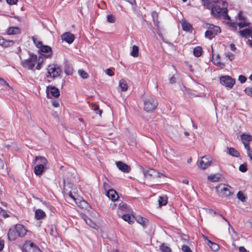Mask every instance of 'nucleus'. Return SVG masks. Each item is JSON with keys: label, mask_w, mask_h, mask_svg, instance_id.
Returning <instances> with one entry per match:
<instances>
[{"label": "nucleus", "mask_w": 252, "mask_h": 252, "mask_svg": "<svg viewBox=\"0 0 252 252\" xmlns=\"http://www.w3.org/2000/svg\"><path fill=\"white\" fill-rule=\"evenodd\" d=\"M28 230L21 224H17L9 229L8 232V238L10 241H14L18 237H23L27 234Z\"/></svg>", "instance_id": "obj_1"}, {"label": "nucleus", "mask_w": 252, "mask_h": 252, "mask_svg": "<svg viewBox=\"0 0 252 252\" xmlns=\"http://www.w3.org/2000/svg\"><path fill=\"white\" fill-rule=\"evenodd\" d=\"M158 101L154 98L148 97L143 100L144 109L147 112H152L157 108Z\"/></svg>", "instance_id": "obj_2"}, {"label": "nucleus", "mask_w": 252, "mask_h": 252, "mask_svg": "<svg viewBox=\"0 0 252 252\" xmlns=\"http://www.w3.org/2000/svg\"><path fill=\"white\" fill-rule=\"evenodd\" d=\"M230 187L223 184H220L216 187L217 194L222 197H225L230 195Z\"/></svg>", "instance_id": "obj_3"}, {"label": "nucleus", "mask_w": 252, "mask_h": 252, "mask_svg": "<svg viewBox=\"0 0 252 252\" xmlns=\"http://www.w3.org/2000/svg\"><path fill=\"white\" fill-rule=\"evenodd\" d=\"M142 171L144 177L148 180L156 179L157 178H161V177H165L164 175H163L162 173L158 172V171L152 168L149 169L147 170L143 169Z\"/></svg>", "instance_id": "obj_4"}, {"label": "nucleus", "mask_w": 252, "mask_h": 252, "mask_svg": "<svg viewBox=\"0 0 252 252\" xmlns=\"http://www.w3.org/2000/svg\"><path fill=\"white\" fill-rule=\"evenodd\" d=\"M212 160L211 157L204 156L198 160L197 165L201 169L204 170L211 165Z\"/></svg>", "instance_id": "obj_5"}, {"label": "nucleus", "mask_w": 252, "mask_h": 252, "mask_svg": "<svg viewBox=\"0 0 252 252\" xmlns=\"http://www.w3.org/2000/svg\"><path fill=\"white\" fill-rule=\"evenodd\" d=\"M47 72V77L55 78L60 76L62 73V70L57 65L50 64L48 66Z\"/></svg>", "instance_id": "obj_6"}, {"label": "nucleus", "mask_w": 252, "mask_h": 252, "mask_svg": "<svg viewBox=\"0 0 252 252\" xmlns=\"http://www.w3.org/2000/svg\"><path fill=\"white\" fill-rule=\"evenodd\" d=\"M37 56L32 55L29 59L25 60L21 62L22 66L28 69H32L37 62Z\"/></svg>", "instance_id": "obj_7"}, {"label": "nucleus", "mask_w": 252, "mask_h": 252, "mask_svg": "<svg viewBox=\"0 0 252 252\" xmlns=\"http://www.w3.org/2000/svg\"><path fill=\"white\" fill-rule=\"evenodd\" d=\"M235 82V80L229 76H224L220 78V84L230 88H232Z\"/></svg>", "instance_id": "obj_8"}, {"label": "nucleus", "mask_w": 252, "mask_h": 252, "mask_svg": "<svg viewBox=\"0 0 252 252\" xmlns=\"http://www.w3.org/2000/svg\"><path fill=\"white\" fill-rule=\"evenodd\" d=\"M47 97L49 98L54 96L57 97L60 95V92L58 88L52 86H49L47 87L46 90Z\"/></svg>", "instance_id": "obj_9"}, {"label": "nucleus", "mask_w": 252, "mask_h": 252, "mask_svg": "<svg viewBox=\"0 0 252 252\" xmlns=\"http://www.w3.org/2000/svg\"><path fill=\"white\" fill-rule=\"evenodd\" d=\"M25 252H41V250L34 243L29 241L24 247Z\"/></svg>", "instance_id": "obj_10"}, {"label": "nucleus", "mask_w": 252, "mask_h": 252, "mask_svg": "<svg viewBox=\"0 0 252 252\" xmlns=\"http://www.w3.org/2000/svg\"><path fill=\"white\" fill-rule=\"evenodd\" d=\"M33 163L47 166L48 164V162L45 157L42 156H37L35 157L34 160H33Z\"/></svg>", "instance_id": "obj_11"}, {"label": "nucleus", "mask_w": 252, "mask_h": 252, "mask_svg": "<svg viewBox=\"0 0 252 252\" xmlns=\"http://www.w3.org/2000/svg\"><path fill=\"white\" fill-rule=\"evenodd\" d=\"M62 39L63 41H65L67 43L70 44L74 41V36L73 34L69 32H66L62 34Z\"/></svg>", "instance_id": "obj_12"}, {"label": "nucleus", "mask_w": 252, "mask_h": 252, "mask_svg": "<svg viewBox=\"0 0 252 252\" xmlns=\"http://www.w3.org/2000/svg\"><path fill=\"white\" fill-rule=\"evenodd\" d=\"M241 137L245 148H248L250 146L249 142L252 141V136L250 134H243Z\"/></svg>", "instance_id": "obj_13"}, {"label": "nucleus", "mask_w": 252, "mask_h": 252, "mask_svg": "<svg viewBox=\"0 0 252 252\" xmlns=\"http://www.w3.org/2000/svg\"><path fill=\"white\" fill-rule=\"evenodd\" d=\"M116 164L119 170L124 172L128 173L130 171V167L122 161H117Z\"/></svg>", "instance_id": "obj_14"}, {"label": "nucleus", "mask_w": 252, "mask_h": 252, "mask_svg": "<svg viewBox=\"0 0 252 252\" xmlns=\"http://www.w3.org/2000/svg\"><path fill=\"white\" fill-rule=\"evenodd\" d=\"M212 61L215 65L220 67V68H223L225 66V64L220 62V56L219 54L216 55L213 54Z\"/></svg>", "instance_id": "obj_15"}, {"label": "nucleus", "mask_w": 252, "mask_h": 252, "mask_svg": "<svg viewBox=\"0 0 252 252\" xmlns=\"http://www.w3.org/2000/svg\"><path fill=\"white\" fill-rule=\"evenodd\" d=\"M14 43V42L13 40H6L2 37L0 36V45L4 48L12 46Z\"/></svg>", "instance_id": "obj_16"}, {"label": "nucleus", "mask_w": 252, "mask_h": 252, "mask_svg": "<svg viewBox=\"0 0 252 252\" xmlns=\"http://www.w3.org/2000/svg\"><path fill=\"white\" fill-rule=\"evenodd\" d=\"M205 27L206 28L210 29L215 35L220 32V28L218 26L212 24H206Z\"/></svg>", "instance_id": "obj_17"}, {"label": "nucleus", "mask_w": 252, "mask_h": 252, "mask_svg": "<svg viewBox=\"0 0 252 252\" xmlns=\"http://www.w3.org/2000/svg\"><path fill=\"white\" fill-rule=\"evenodd\" d=\"M21 30L18 27H11L7 29L6 33L9 35L20 34Z\"/></svg>", "instance_id": "obj_18"}, {"label": "nucleus", "mask_w": 252, "mask_h": 252, "mask_svg": "<svg viewBox=\"0 0 252 252\" xmlns=\"http://www.w3.org/2000/svg\"><path fill=\"white\" fill-rule=\"evenodd\" d=\"M47 166L37 164L34 168V172L37 176H40L44 171Z\"/></svg>", "instance_id": "obj_19"}, {"label": "nucleus", "mask_w": 252, "mask_h": 252, "mask_svg": "<svg viewBox=\"0 0 252 252\" xmlns=\"http://www.w3.org/2000/svg\"><path fill=\"white\" fill-rule=\"evenodd\" d=\"M107 196L113 201H116L118 198V195L114 189L109 190L106 193Z\"/></svg>", "instance_id": "obj_20"}, {"label": "nucleus", "mask_w": 252, "mask_h": 252, "mask_svg": "<svg viewBox=\"0 0 252 252\" xmlns=\"http://www.w3.org/2000/svg\"><path fill=\"white\" fill-rule=\"evenodd\" d=\"M222 12V8H220L218 6H213L211 8L212 14L216 17H220L221 16V13Z\"/></svg>", "instance_id": "obj_21"}, {"label": "nucleus", "mask_w": 252, "mask_h": 252, "mask_svg": "<svg viewBox=\"0 0 252 252\" xmlns=\"http://www.w3.org/2000/svg\"><path fill=\"white\" fill-rule=\"evenodd\" d=\"M45 216L46 214L42 210L37 209L35 211V218L37 220L43 219Z\"/></svg>", "instance_id": "obj_22"}, {"label": "nucleus", "mask_w": 252, "mask_h": 252, "mask_svg": "<svg viewBox=\"0 0 252 252\" xmlns=\"http://www.w3.org/2000/svg\"><path fill=\"white\" fill-rule=\"evenodd\" d=\"M240 35L244 37L247 38L248 36L252 37V31L250 29H245L239 32Z\"/></svg>", "instance_id": "obj_23"}, {"label": "nucleus", "mask_w": 252, "mask_h": 252, "mask_svg": "<svg viewBox=\"0 0 252 252\" xmlns=\"http://www.w3.org/2000/svg\"><path fill=\"white\" fill-rule=\"evenodd\" d=\"M181 25L183 30L187 32H191L192 28L190 24L186 21H183L181 22Z\"/></svg>", "instance_id": "obj_24"}, {"label": "nucleus", "mask_w": 252, "mask_h": 252, "mask_svg": "<svg viewBox=\"0 0 252 252\" xmlns=\"http://www.w3.org/2000/svg\"><path fill=\"white\" fill-rule=\"evenodd\" d=\"M119 86L120 87L121 91L123 92H126L128 89L127 82L123 79L120 80Z\"/></svg>", "instance_id": "obj_25"}, {"label": "nucleus", "mask_w": 252, "mask_h": 252, "mask_svg": "<svg viewBox=\"0 0 252 252\" xmlns=\"http://www.w3.org/2000/svg\"><path fill=\"white\" fill-rule=\"evenodd\" d=\"M158 202L159 207L166 205L167 203V197L165 195L163 196H159Z\"/></svg>", "instance_id": "obj_26"}, {"label": "nucleus", "mask_w": 252, "mask_h": 252, "mask_svg": "<svg viewBox=\"0 0 252 252\" xmlns=\"http://www.w3.org/2000/svg\"><path fill=\"white\" fill-rule=\"evenodd\" d=\"M207 244L210 247V248L213 251H217L219 249V246L217 244L209 240H207Z\"/></svg>", "instance_id": "obj_27"}, {"label": "nucleus", "mask_w": 252, "mask_h": 252, "mask_svg": "<svg viewBox=\"0 0 252 252\" xmlns=\"http://www.w3.org/2000/svg\"><path fill=\"white\" fill-rule=\"evenodd\" d=\"M82 217L88 225L94 228L95 224L86 215H82Z\"/></svg>", "instance_id": "obj_28"}, {"label": "nucleus", "mask_w": 252, "mask_h": 252, "mask_svg": "<svg viewBox=\"0 0 252 252\" xmlns=\"http://www.w3.org/2000/svg\"><path fill=\"white\" fill-rule=\"evenodd\" d=\"M227 153L229 155L235 157H238L239 156V152L235 148H228Z\"/></svg>", "instance_id": "obj_29"}, {"label": "nucleus", "mask_w": 252, "mask_h": 252, "mask_svg": "<svg viewBox=\"0 0 252 252\" xmlns=\"http://www.w3.org/2000/svg\"><path fill=\"white\" fill-rule=\"evenodd\" d=\"M137 221L144 227H146L149 223V221L147 219L142 217L138 218L137 220Z\"/></svg>", "instance_id": "obj_30"}, {"label": "nucleus", "mask_w": 252, "mask_h": 252, "mask_svg": "<svg viewBox=\"0 0 252 252\" xmlns=\"http://www.w3.org/2000/svg\"><path fill=\"white\" fill-rule=\"evenodd\" d=\"M111 184V182L107 179H106V181L103 183V188L107 192L109 191V190L112 189Z\"/></svg>", "instance_id": "obj_31"}, {"label": "nucleus", "mask_w": 252, "mask_h": 252, "mask_svg": "<svg viewBox=\"0 0 252 252\" xmlns=\"http://www.w3.org/2000/svg\"><path fill=\"white\" fill-rule=\"evenodd\" d=\"M130 55L133 57H137L139 55V48L136 45L132 46V50L130 53Z\"/></svg>", "instance_id": "obj_32"}, {"label": "nucleus", "mask_w": 252, "mask_h": 252, "mask_svg": "<svg viewBox=\"0 0 252 252\" xmlns=\"http://www.w3.org/2000/svg\"><path fill=\"white\" fill-rule=\"evenodd\" d=\"M202 5L206 8L210 9L213 7V4L209 0H202Z\"/></svg>", "instance_id": "obj_33"}, {"label": "nucleus", "mask_w": 252, "mask_h": 252, "mask_svg": "<svg viewBox=\"0 0 252 252\" xmlns=\"http://www.w3.org/2000/svg\"><path fill=\"white\" fill-rule=\"evenodd\" d=\"M40 51L43 53H50V55L51 54V48L47 45H42L39 48Z\"/></svg>", "instance_id": "obj_34"}, {"label": "nucleus", "mask_w": 252, "mask_h": 252, "mask_svg": "<svg viewBox=\"0 0 252 252\" xmlns=\"http://www.w3.org/2000/svg\"><path fill=\"white\" fill-rule=\"evenodd\" d=\"M193 54L195 57H198L201 56L202 54V48L201 47L198 46L194 48Z\"/></svg>", "instance_id": "obj_35"}, {"label": "nucleus", "mask_w": 252, "mask_h": 252, "mask_svg": "<svg viewBox=\"0 0 252 252\" xmlns=\"http://www.w3.org/2000/svg\"><path fill=\"white\" fill-rule=\"evenodd\" d=\"M122 218L125 221L128 222L129 224L133 222V219L129 214H125L122 216Z\"/></svg>", "instance_id": "obj_36"}, {"label": "nucleus", "mask_w": 252, "mask_h": 252, "mask_svg": "<svg viewBox=\"0 0 252 252\" xmlns=\"http://www.w3.org/2000/svg\"><path fill=\"white\" fill-rule=\"evenodd\" d=\"M221 15L223 17L224 20H227L228 21L230 20V17L227 14V10L225 8H222V12L221 13Z\"/></svg>", "instance_id": "obj_37"}, {"label": "nucleus", "mask_w": 252, "mask_h": 252, "mask_svg": "<svg viewBox=\"0 0 252 252\" xmlns=\"http://www.w3.org/2000/svg\"><path fill=\"white\" fill-rule=\"evenodd\" d=\"M92 109L94 110L96 114H98L101 116L102 114V110H100L98 105L93 104L92 106Z\"/></svg>", "instance_id": "obj_38"}, {"label": "nucleus", "mask_w": 252, "mask_h": 252, "mask_svg": "<svg viewBox=\"0 0 252 252\" xmlns=\"http://www.w3.org/2000/svg\"><path fill=\"white\" fill-rule=\"evenodd\" d=\"M78 73L83 79H87L89 77L88 73L82 69H79Z\"/></svg>", "instance_id": "obj_39"}, {"label": "nucleus", "mask_w": 252, "mask_h": 252, "mask_svg": "<svg viewBox=\"0 0 252 252\" xmlns=\"http://www.w3.org/2000/svg\"><path fill=\"white\" fill-rule=\"evenodd\" d=\"M160 249L163 252H170L171 251V249L164 244L160 246Z\"/></svg>", "instance_id": "obj_40"}, {"label": "nucleus", "mask_w": 252, "mask_h": 252, "mask_svg": "<svg viewBox=\"0 0 252 252\" xmlns=\"http://www.w3.org/2000/svg\"><path fill=\"white\" fill-rule=\"evenodd\" d=\"M32 40H33V41L34 43L35 44V45H36V46L39 49L43 45L42 43V42L39 41V40H38L35 37H32Z\"/></svg>", "instance_id": "obj_41"}, {"label": "nucleus", "mask_w": 252, "mask_h": 252, "mask_svg": "<svg viewBox=\"0 0 252 252\" xmlns=\"http://www.w3.org/2000/svg\"><path fill=\"white\" fill-rule=\"evenodd\" d=\"M237 196L238 198L241 201H242L243 202L245 201L246 198H245L244 194H243V193L242 192L239 191L237 193Z\"/></svg>", "instance_id": "obj_42"}, {"label": "nucleus", "mask_w": 252, "mask_h": 252, "mask_svg": "<svg viewBox=\"0 0 252 252\" xmlns=\"http://www.w3.org/2000/svg\"><path fill=\"white\" fill-rule=\"evenodd\" d=\"M219 177L216 175H210L208 177V179L212 182H217L219 180Z\"/></svg>", "instance_id": "obj_43"}, {"label": "nucleus", "mask_w": 252, "mask_h": 252, "mask_svg": "<svg viewBox=\"0 0 252 252\" xmlns=\"http://www.w3.org/2000/svg\"><path fill=\"white\" fill-rule=\"evenodd\" d=\"M107 20L108 22L113 23L115 22V17L113 15H108L107 16Z\"/></svg>", "instance_id": "obj_44"}, {"label": "nucleus", "mask_w": 252, "mask_h": 252, "mask_svg": "<svg viewBox=\"0 0 252 252\" xmlns=\"http://www.w3.org/2000/svg\"><path fill=\"white\" fill-rule=\"evenodd\" d=\"M212 36H214L215 35L210 29H208V30L205 32V36L209 39H211Z\"/></svg>", "instance_id": "obj_45"}, {"label": "nucleus", "mask_w": 252, "mask_h": 252, "mask_svg": "<svg viewBox=\"0 0 252 252\" xmlns=\"http://www.w3.org/2000/svg\"><path fill=\"white\" fill-rule=\"evenodd\" d=\"M126 208H127V206L126 204L123 203L120 204L119 206L118 214L120 213V211H124L126 209Z\"/></svg>", "instance_id": "obj_46"}, {"label": "nucleus", "mask_w": 252, "mask_h": 252, "mask_svg": "<svg viewBox=\"0 0 252 252\" xmlns=\"http://www.w3.org/2000/svg\"><path fill=\"white\" fill-rule=\"evenodd\" d=\"M152 16L153 18L154 23H155L156 25H157L158 23V13L156 12H153L152 13Z\"/></svg>", "instance_id": "obj_47"}, {"label": "nucleus", "mask_w": 252, "mask_h": 252, "mask_svg": "<svg viewBox=\"0 0 252 252\" xmlns=\"http://www.w3.org/2000/svg\"><path fill=\"white\" fill-rule=\"evenodd\" d=\"M239 170L242 172H245L247 170L246 163H244L240 165Z\"/></svg>", "instance_id": "obj_48"}, {"label": "nucleus", "mask_w": 252, "mask_h": 252, "mask_svg": "<svg viewBox=\"0 0 252 252\" xmlns=\"http://www.w3.org/2000/svg\"><path fill=\"white\" fill-rule=\"evenodd\" d=\"M182 250L184 252H192L189 247L186 245H183Z\"/></svg>", "instance_id": "obj_49"}, {"label": "nucleus", "mask_w": 252, "mask_h": 252, "mask_svg": "<svg viewBox=\"0 0 252 252\" xmlns=\"http://www.w3.org/2000/svg\"><path fill=\"white\" fill-rule=\"evenodd\" d=\"M105 73L110 76L114 75V72L111 68H108L105 70Z\"/></svg>", "instance_id": "obj_50"}, {"label": "nucleus", "mask_w": 252, "mask_h": 252, "mask_svg": "<svg viewBox=\"0 0 252 252\" xmlns=\"http://www.w3.org/2000/svg\"><path fill=\"white\" fill-rule=\"evenodd\" d=\"M247 150V154L248 157L252 160V148L249 146L248 148H246Z\"/></svg>", "instance_id": "obj_51"}, {"label": "nucleus", "mask_w": 252, "mask_h": 252, "mask_svg": "<svg viewBox=\"0 0 252 252\" xmlns=\"http://www.w3.org/2000/svg\"><path fill=\"white\" fill-rule=\"evenodd\" d=\"M250 23L244 22L239 23L238 24V25L240 28H243L245 27L249 26L250 25Z\"/></svg>", "instance_id": "obj_52"}, {"label": "nucleus", "mask_w": 252, "mask_h": 252, "mask_svg": "<svg viewBox=\"0 0 252 252\" xmlns=\"http://www.w3.org/2000/svg\"><path fill=\"white\" fill-rule=\"evenodd\" d=\"M245 92L248 95L252 96V87H248L246 88Z\"/></svg>", "instance_id": "obj_53"}, {"label": "nucleus", "mask_w": 252, "mask_h": 252, "mask_svg": "<svg viewBox=\"0 0 252 252\" xmlns=\"http://www.w3.org/2000/svg\"><path fill=\"white\" fill-rule=\"evenodd\" d=\"M238 80L241 83H243L246 82L247 78L245 76L243 75H240L239 76Z\"/></svg>", "instance_id": "obj_54"}, {"label": "nucleus", "mask_w": 252, "mask_h": 252, "mask_svg": "<svg viewBox=\"0 0 252 252\" xmlns=\"http://www.w3.org/2000/svg\"><path fill=\"white\" fill-rule=\"evenodd\" d=\"M226 57H227L230 61H232L234 59V55L230 52L226 54Z\"/></svg>", "instance_id": "obj_55"}, {"label": "nucleus", "mask_w": 252, "mask_h": 252, "mask_svg": "<svg viewBox=\"0 0 252 252\" xmlns=\"http://www.w3.org/2000/svg\"><path fill=\"white\" fill-rule=\"evenodd\" d=\"M0 83L1 85L6 86H7V87L10 88V87L9 86L8 84L6 82V81H5L4 79L0 78Z\"/></svg>", "instance_id": "obj_56"}, {"label": "nucleus", "mask_w": 252, "mask_h": 252, "mask_svg": "<svg viewBox=\"0 0 252 252\" xmlns=\"http://www.w3.org/2000/svg\"><path fill=\"white\" fill-rule=\"evenodd\" d=\"M6 1L10 5L16 4L18 2V0H6Z\"/></svg>", "instance_id": "obj_57"}, {"label": "nucleus", "mask_w": 252, "mask_h": 252, "mask_svg": "<svg viewBox=\"0 0 252 252\" xmlns=\"http://www.w3.org/2000/svg\"><path fill=\"white\" fill-rule=\"evenodd\" d=\"M212 210H211L210 209H203L202 211V214L204 215L205 214V213H209V214H211L212 213Z\"/></svg>", "instance_id": "obj_58"}, {"label": "nucleus", "mask_w": 252, "mask_h": 252, "mask_svg": "<svg viewBox=\"0 0 252 252\" xmlns=\"http://www.w3.org/2000/svg\"><path fill=\"white\" fill-rule=\"evenodd\" d=\"M80 206H81L82 208H83L84 207H86L87 206H88V204L86 201H83L80 202Z\"/></svg>", "instance_id": "obj_59"}, {"label": "nucleus", "mask_w": 252, "mask_h": 252, "mask_svg": "<svg viewBox=\"0 0 252 252\" xmlns=\"http://www.w3.org/2000/svg\"><path fill=\"white\" fill-rule=\"evenodd\" d=\"M52 105L55 107H58L59 106V102L58 101L54 100L52 101Z\"/></svg>", "instance_id": "obj_60"}, {"label": "nucleus", "mask_w": 252, "mask_h": 252, "mask_svg": "<svg viewBox=\"0 0 252 252\" xmlns=\"http://www.w3.org/2000/svg\"><path fill=\"white\" fill-rule=\"evenodd\" d=\"M0 215H1L4 218H6L8 217V215H7L6 211L3 210H2L1 213L0 214Z\"/></svg>", "instance_id": "obj_61"}, {"label": "nucleus", "mask_w": 252, "mask_h": 252, "mask_svg": "<svg viewBox=\"0 0 252 252\" xmlns=\"http://www.w3.org/2000/svg\"><path fill=\"white\" fill-rule=\"evenodd\" d=\"M4 247V241L0 238V251H1Z\"/></svg>", "instance_id": "obj_62"}, {"label": "nucleus", "mask_w": 252, "mask_h": 252, "mask_svg": "<svg viewBox=\"0 0 252 252\" xmlns=\"http://www.w3.org/2000/svg\"><path fill=\"white\" fill-rule=\"evenodd\" d=\"M169 82L170 84L175 83H176V78L174 76H172V77H171L170 78Z\"/></svg>", "instance_id": "obj_63"}, {"label": "nucleus", "mask_w": 252, "mask_h": 252, "mask_svg": "<svg viewBox=\"0 0 252 252\" xmlns=\"http://www.w3.org/2000/svg\"><path fill=\"white\" fill-rule=\"evenodd\" d=\"M239 250V252H247V250L244 247H240Z\"/></svg>", "instance_id": "obj_64"}]
</instances>
